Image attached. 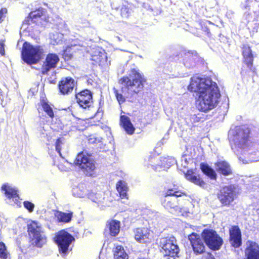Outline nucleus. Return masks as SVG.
Instances as JSON below:
<instances>
[{
    "label": "nucleus",
    "instance_id": "f257e3e1",
    "mask_svg": "<svg viewBox=\"0 0 259 259\" xmlns=\"http://www.w3.org/2000/svg\"><path fill=\"white\" fill-rule=\"evenodd\" d=\"M188 90L197 94L196 107L204 112L213 109L221 97L217 83L209 78L193 76L190 79Z\"/></svg>",
    "mask_w": 259,
    "mask_h": 259
},
{
    "label": "nucleus",
    "instance_id": "f03ea898",
    "mask_svg": "<svg viewBox=\"0 0 259 259\" xmlns=\"http://www.w3.org/2000/svg\"><path fill=\"white\" fill-rule=\"evenodd\" d=\"M245 126H235L229 132L231 148L243 163L259 161V145L253 144Z\"/></svg>",
    "mask_w": 259,
    "mask_h": 259
},
{
    "label": "nucleus",
    "instance_id": "7ed1b4c3",
    "mask_svg": "<svg viewBox=\"0 0 259 259\" xmlns=\"http://www.w3.org/2000/svg\"><path fill=\"white\" fill-rule=\"evenodd\" d=\"M144 79L142 75L135 69L131 70L128 76H124L119 80L122 87L119 92L113 89L117 100L119 104L124 102L125 98H128L133 94L139 93L143 88Z\"/></svg>",
    "mask_w": 259,
    "mask_h": 259
},
{
    "label": "nucleus",
    "instance_id": "20e7f679",
    "mask_svg": "<svg viewBox=\"0 0 259 259\" xmlns=\"http://www.w3.org/2000/svg\"><path fill=\"white\" fill-rule=\"evenodd\" d=\"M43 52L44 50L40 46H34L25 42L22 48V58L27 64H35L40 59Z\"/></svg>",
    "mask_w": 259,
    "mask_h": 259
},
{
    "label": "nucleus",
    "instance_id": "39448f33",
    "mask_svg": "<svg viewBox=\"0 0 259 259\" xmlns=\"http://www.w3.org/2000/svg\"><path fill=\"white\" fill-rule=\"evenodd\" d=\"M28 231L32 244L38 247H42L47 242V238L40 225L32 221L28 225Z\"/></svg>",
    "mask_w": 259,
    "mask_h": 259
},
{
    "label": "nucleus",
    "instance_id": "423d86ee",
    "mask_svg": "<svg viewBox=\"0 0 259 259\" xmlns=\"http://www.w3.org/2000/svg\"><path fill=\"white\" fill-rule=\"evenodd\" d=\"M158 244L162 248L161 251L165 256L175 257L179 252L180 249L177 240L173 236L160 238Z\"/></svg>",
    "mask_w": 259,
    "mask_h": 259
},
{
    "label": "nucleus",
    "instance_id": "0eeeda50",
    "mask_svg": "<svg viewBox=\"0 0 259 259\" xmlns=\"http://www.w3.org/2000/svg\"><path fill=\"white\" fill-rule=\"evenodd\" d=\"M74 240V237L64 230L57 233L55 237V241L58 246L60 253L64 254L68 253L69 247Z\"/></svg>",
    "mask_w": 259,
    "mask_h": 259
},
{
    "label": "nucleus",
    "instance_id": "6e6552de",
    "mask_svg": "<svg viewBox=\"0 0 259 259\" xmlns=\"http://www.w3.org/2000/svg\"><path fill=\"white\" fill-rule=\"evenodd\" d=\"M202 237L207 246L212 250H219L223 244L222 239L212 230H204Z\"/></svg>",
    "mask_w": 259,
    "mask_h": 259
},
{
    "label": "nucleus",
    "instance_id": "1a4fd4ad",
    "mask_svg": "<svg viewBox=\"0 0 259 259\" xmlns=\"http://www.w3.org/2000/svg\"><path fill=\"white\" fill-rule=\"evenodd\" d=\"M74 163L75 165H78L86 175L92 176L93 175L96 168L95 163L83 153L77 155Z\"/></svg>",
    "mask_w": 259,
    "mask_h": 259
},
{
    "label": "nucleus",
    "instance_id": "9d476101",
    "mask_svg": "<svg viewBox=\"0 0 259 259\" xmlns=\"http://www.w3.org/2000/svg\"><path fill=\"white\" fill-rule=\"evenodd\" d=\"M181 192L169 189L165 193V198L162 202L164 207L171 212H174L178 209L177 197L181 196Z\"/></svg>",
    "mask_w": 259,
    "mask_h": 259
},
{
    "label": "nucleus",
    "instance_id": "9b49d317",
    "mask_svg": "<svg viewBox=\"0 0 259 259\" xmlns=\"http://www.w3.org/2000/svg\"><path fill=\"white\" fill-rule=\"evenodd\" d=\"M2 190L5 193L8 203L12 205L21 206L18 190L15 186L8 183L5 184L2 187Z\"/></svg>",
    "mask_w": 259,
    "mask_h": 259
},
{
    "label": "nucleus",
    "instance_id": "f8f14e48",
    "mask_svg": "<svg viewBox=\"0 0 259 259\" xmlns=\"http://www.w3.org/2000/svg\"><path fill=\"white\" fill-rule=\"evenodd\" d=\"M236 195L235 187L230 185L222 188L218 197L223 205L227 206L234 200Z\"/></svg>",
    "mask_w": 259,
    "mask_h": 259
},
{
    "label": "nucleus",
    "instance_id": "ddd939ff",
    "mask_svg": "<svg viewBox=\"0 0 259 259\" xmlns=\"http://www.w3.org/2000/svg\"><path fill=\"white\" fill-rule=\"evenodd\" d=\"M194 252L196 254H200L204 252L205 245L203 238L195 233H192L188 236Z\"/></svg>",
    "mask_w": 259,
    "mask_h": 259
},
{
    "label": "nucleus",
    "instance_id": "4468645a",
    "mask_svg": "<svg viewBox=\"0 0 259 259\" xmlns=\"http://www.w3.org/2000/svg\"><path fill=\"white\" fill-rule=\"evenodd\" d=\"M91 59L99 65H108L107 57L105 51L100 47H95L91 49Z\"/></svg>",
    "mask_w": 259,
    "mask_h": 259
},
{
    "label": "nucleus",
    "instance_id": "2eb2a0df",
    "mask_svg": "<svg viewBox=\"0 0 259 259\" xmlns=\"http://www.w3.org/2000/svg\"><path fill=\"white\" fill-rule=\"evenodd\" d=\"M60 59L58 56L55 54H49L46 58L45 61L41 68V72L43 74H47L51 69L56 67Z\"/></svg>",
    "mask_w": 259,
    "mask_h": 259
},
{
    "label": "nucleus",
    "instance_id": "dca6fc26",
    "mask_svg": "<svg viewBox=\"0 0 259 259\" xmlns=\"http://www.w3.org/2000/svg\"><path fill=\"white\" fill-rule=\"evenodd\" d=\"M77 102L83 108H86L91 106L92 101V96L91 92L85 90L76 95Z\"/></svg>",
    "mask_w": 259,
    "mask_h": 259
},
{
    "label": "nucleus",
    "instance_id": "f3484780",
    "mask_svg": "<svg viewBox=\"0 0 259 259\" xmlns=\"http://www.w3.org/2000/svg\"><path fill=\"white\" fill-rule=\"evenodd\" d=\"M135 239L140 243H148L152 240V235L147 228H138L135 230Z\"/></svg>",
    "mask_w": 259,
    "mask_h": 259
},
{
    "label": "nucleus",
    "instance_id": "a211bd4d",
    "mask_svg": "<svg viewBox=\"0 0 259 259\" xmlns=\"http://www.w3.org/2000/svg\"><path fill=\"white\" fill-rule=\"evenodd\" d=\"M247 259H259V245L255 242L248 241L245 250Z\"/></svg>",
    "mask_w": 259,
    "mask_h": 259
},
{
    "label": "nucleus",
    "instance_id": "6ab92c4d",
    "mask_svg": "<svg viewBox=\"0 0 259 259\" xmlns=\"http://www.w3.org/2000/svg\"><path fill=\"white\" fill-rule=\"evenodd\" d=\"M89 198L93 202L96 203L101 208L110 206L111 201L106 198L105 194L102 193H94L92 192L89 194Z\"/></svg>",
    "mask_w": 259,
    "mask_h": 259
},
{
    "label": "nucleus",
    "instance_id": "aec40b11",
    "mask_svg": "<svg viewBox=\"0 0 259 259\" xmlns=\"http://www.w3.org/2000/svg\"><path fill=\"white\" fill-rule=\"evenodd\" d=\"M230 241L232 245L236 248L241 245V233L238 226H233L230 229Z\"/></svg>",
    "mask_w": 259,
    "mask_h": 259
},
{
    "label": "nucleus",
    "instance_id": "412c9836",
    "mask_svg": "<svg viewBox=\"0 0 259 259\" xmlns=\"http://www.w3.org/2000/svg\"><path fill=\"white\" fill-rule=\"evenodd\" d=\"M75 85L74 80L68 77L62 79L59 83V88L60 92L63 94H68L72 91Z\"/></svg>",
    "mask_w": 259,
    "mask_h": 259
},
{
    "label": "nucleus",
    "instance_id": "4be33fe9",
    "mask_svg": "<svg viewBox=\"0 0 259 259\" xmlns=\"http://www.w3.org/2000/svg\"><path fill=\"white\" fill-rule=\"evenodd\" d=\"M120 222L116 220H111L107 222L105 229V233L109 234L112 236H116L120 230Z\"/></svg>",
    "mask_w": 259,
    "mask_h": 259
},
{
    "label": "nucleus",
    "instance_id": "5701e85b",
    "mask_svg": "<svg viewBox=\"0 0 259 259\" xmlns=\"http://www.w3.org/2000/svg\"><path fill=\"white\" fill-rule=\"evenodd\" d=\"M120 125L128 135H133L135 128L132 123L130 118L125 115H121L120 119Z\"/></svg>",
    "mask_w": 259,
    "mask_h": 259
},
{
    "label": "nucleus",
    "instance_id": "b1692460",
    "mask_svg": "<svg viewBox=\"0 0 259 259\" xmlns=\"http://www.w3.org/2000/svg\"><path fill=\"white\" fill-rule=\"evenodd\" d=\"M217 170L225 176H228L232 173L230 164L225 161H219L215 163Z\"/></svg>",
    "mask_w": 259,
    "mask_h": 259
},
{
    "label": "nucleus",
    "instance_id": "393cba45",
    "mask_svg": "<svg viewBox=\"0 0 259 259\" xmlns=\"http://www.w3.org/2000/svg\"><path fill=\"white\" fill-rule=\"evenodd\" d=\"M242 53L247 67L251 69L252 66L253 59L250 47L247 46H244Z\"/></svg>",
    "mask_w": 259,
    "mask_h": 259
},
{
    "label": "nucleus",
    "instance_id": "a878e982",
    "mask_svg": "<svg viewBox=\"0 0 259 259\" xmlns=\"http://www.w3.org/2000/svg\"><path fill=\"white\" fill-rule=\"evenodd\" d=\"M185 177L188 181L201 187H204L205 185V182L199 176L194 175V172L191 170H188L187 171Z\"/></svg>",
    "mask_w": 259,
    "mask_h": 259
},
{
    "label": "nucleus",
    "instance_id": "bb28decb",
    "mask_svg": "<svg viewBox=\"0 0 259 259\" xmlns=\"http://www.w3.org/2000/svg\"><path fill=\"white\" fill-rule=\"evenodd\" d=\"M116 189L119 193L121 198H128L127 196L128 188L127 187L126 183L124 181H118L116 184Z\"/></svg>",
    "mask_w": 259,
    "mask_h": 259
},
{
    "label": "nucleus",
    "instance_id": "cd10ccee",
    "mask_svg": "<svg viewBox=\"0 0 259 259\" xmlns=\"http://www.w3.org/2000/svg\"><path fill=\"white\" fill-rule=\"evenodd\" d=\"M55 216L59 222L67 223L71 221L73 213L71 212L66 213L58 211L55 213Z\"/></svg>",
    "mask_w": 259,
    "mask_h": 259
},
{
    "label": "nucleus",
    "instance_id": "c85d7f7f",
    "mask_svg": "<svg viewBox=\"0 0 259 259\" xmlns=\"http://www.w3.org/2000/svg\"><path fill=\"white\" fill-rule=\"evenodd\" d=\"M179 60L180 63H182L188 68H190L195 65L193 56L189 54H185L183 57L179 58Z\"/></svg>",
    "mask_w": 259,
    "mask_h": 259
},
{
    "label": "nucleus",
    "instance_id": "c756f323",
    "mask_svg": "<svg viewBox=\"0 0 259 259\" xmlns=\"http://www.w3.org/2000/svg\"><path fill=\"white\" fill-rule=\"evenodd\" d=\"M114 259H128V255L123 247L121 245H117L113 249Z\"/></svg>",
    "mask_w": 259,
    "mask_h": 259
},
{
    "label": "nucleus",
    "instance_id": "7c9ffc66",
    "mask_svg": "<svg viewBox=\"0 0 259 259\" xmlns=\"http://www.w3.org/2000/svg\"><path fill=\"white\" fill-rule=\"evenodd\" d=\"M200 168L204 174L209 177L211 179L215 178L216 174L215 171L207 164L203 163H201Z\"/></svg>",
    "mask_w": 259,
    "mask_h": 259
},
{
    "label": "nucleus",
    "instance_id": "2f4dec72",
    "mask_svg": "<svg viewBox=\"0 0 259 259\" xmlns=\"http://www.w3.org/2000/svg\"><path fill=\"white\" fill-rule=\"evenodd\" d=\"M50 43L53 45L60 44L62 42L63 35L56 32L50 34Z\"/></svg>",
    "mask_w": 259,
    "mask_h": 259
},
{
    "label": "nucleus",
    "instance_id": "473e14b6",
    "mask_svg": "<svg viewBox=\"0 0 259 259\" xmlns=\"http://www.w3.org/2000/svg\"><path fill=\"white\" fill-rule=\"evenodd\" d=\"M86 189L83 185H79L77 187L73 188L72 190L73 194L77 197H83L86 194Z\"/></svg>",
    "mask_w": 259,
    "mask_h": 259
},
{
    "label": "nucleus",
    "instance_id": "72a5a7b5",
    "mask_svg": "<svg viewBox=\"0 0 259 259\" xmlns=\"http://www.w3.org/2000/svg\"><path fill=\"white\" fill-rule=\"evenodd\" d=\"M45 11L43 9H38L34 11L31 12L29 14V17L32 19V21L34 22L37 21L38 18H40L44 15Z\"/></svg>",
    "mask_w": 259,
    "mask_h": 259
},
{
    "label": "nucleus",
    "instance_id": "f704fd0d",
    "mask_svg": "<svg viewBox=\"0 0 259 259\" xmlns=\"http://www.w3.org/2000/svg\"><path fill=\"white\" fill-rule=\"evenodd\" d=\"M41 104L44 111L49 117L53 118L54 116V114L52 108L48 104V103L45 101L41 102Z\"/></svg>",
    "mask_w": 259,
    "mask_h": 259
},
{
    "label": "nucleus",
    "instance_id": "c9c22d12",
    "mask_svg": "<svg viewBox=\"0 0 259 259\" xmlns=\"http://www.w3.org/2000/svg\"><path fill=\"white\" fill-rule=\"evenodd\" d=\"M72 164L67 161H64V162H61L58 164V168L62 171H69L71 167Z\"/></svg>",
    "mask_w": 259,
    "mask_h": 259
},
{
    "label": "nucleus",
    "instance_id": "e433bc0d",
    "mask_svg": "<svg viewBox=\"0 0 259 259\" xmlns=\"http://www.w3.org/2000/svg\"><path fill=\"white\" fill-rule=\"evenodd\" d=\"M176 162V161L173 157H164L162 158L161 165L168 167L174 164Z\"/></svg>",
    "mask_w": 259,
    "mask_h": 259
},
{
    "label": "nucleus",
    "instance_id": "4c0bfd02",
    "mask_svg": "<svg viewBox=\"0 0 259 259\" xmlns=\"http://www.w3.org/2000/svg\"><path fill=\"white\" fill-rule=\"evenodd\" d=\"M7 253L5 244L0 243V257L5 258L7 257Z\"/></svg>",
    "mask_w": 259,
    "mask_h": 259
},
{
    "label": "nucleus",
    "instance_id": "58836bf2",
    "mask_svg": "<svg viewBox=\"0 0 259 259\" xmlns=\"http://www.w3.org/2000/svg\"><path fill=\"white\" fill-rule=\"evenodd\" d=\"M63 141H64L63 139H62L61 138H59V139H57V140L56 142V150L60 156H61V146L63 144Z\"/></svg>",
    "mask_w": 259,
    "mask_h": 259
},
{
    "label": "nucleus",
    "instance_id": "ea45409f",
    "mask_svg": "<svg viewBox=\"0 0 259 259\" xmlns=\"http://www.w3.org/2000/svg\"><path fill=\"white\" fill-rule=\"evenodd\" d=\"M24 207L27 209L29 212H32L33 210L34 205L31 202L25 201L23 202Z\"/></svg>",
    "mask_w": 259,
    "mask_h": 259
},
{
    "label": "nucleus",
    "instance_id": "a19ab883",
    "mask_svg": "<svg viewBox=\"0 0 259 259\" xmlns=\"http://www.w3.org/2000/svg\"><path fill=\"white\" fill-rule=\"evenodd\" d=\"M7 12V9L5 8H3L0 10V23L4 21Z\"/></svg>",
    "mask_w": 259,
    "mask_h": 259
},
{
    "label": "nucleus",
    "instance_id": "79ce46f5",
    "mask_svg": "<svg viewBox=\"0 0 259 259\" xmlns=\"http://www.w3.org/2000/svg\"><path fill=\"white\" fill-rule=\"evenodd\" d=\"M0 54L4 56L5 54L4 40H0Z\"/></svg>",
    "mask_w": 259,
    "mask_h": 259
},
{
    "label": "nucleus",
    "instance_id": "37998d69",
    "mask_svg": "<svg viewBox=\"0 0 259 259\" xmlns=\"http://www.w3.org/2000/svg\"><path fill=\"white\" fill-rule=\"evenodd\" d=\"M201 259H215L214 256L210 253H206L203 255Z\"/></svg>",
    "mask_w": 259,
    "mask_h": 259
},
{
    "label": "nucleus",
    "instance_id": "c03bdc74",
    "mask_svg": "<svg viewBox=\"0 0 259 259\" xmlns=\"http://www.w3.org/2000/svg\"><path fill=\"white\" fill-rule=\"evenodd\" d=\"M98 141V142H100V140L99 139H97V138H90L89 139V141L90 143H96L97 141Z\"/></svg>",
    "mask_w": 259,
    "mask_h": 259
},
{
    "label": "nucleus",
    "instance_id": "a18cd8bd",
    "mask_svg": "<svg viewBox=\"0 0 259 259\" xmlns=\"http://www.w3.org/2000/svg\"><path fill=\"white\" fill-rule=\"evenodd\" d=\"M183 160H185V164L184 165V166L186 167V165L187 164V161L186 159H185L184 157L182 158V160L183 161Z\"/></svg>",
    "mask_w": 259,
    "mask_h": 259
},
{
    "label": "nucleus",
    "instance_id": "49530a36",
    "mask_svg": "<svg viewBox=\"0 0 259 259\" xmlns=\"http://www.w3.org/2000/svg\"><path fill=\"white\" fill-rule=\"evenodd\" d=\"M117 38H118V39L119 40H120V38H119V37H118Z\"/></svg>",
    "mask_w": 259,
    "mask_h": 259
}]
</instances>
